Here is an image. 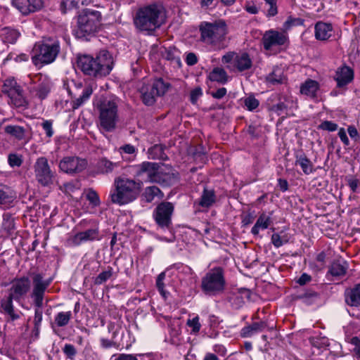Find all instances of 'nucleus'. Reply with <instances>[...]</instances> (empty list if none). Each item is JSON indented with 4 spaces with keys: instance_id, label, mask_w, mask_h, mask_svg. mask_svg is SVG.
<instances>
[{
    "instance_id": "obj_1",
    "label": "nucleus",
    "mask_w": 360,
    "mask_h": 360,
    "mask_svg": "<svg viewBox=\"0 0 360 360\" xmlns=\"http://www.w3.org/2000/svg\"><path fill=\"white\" fill-rule=\"evenodd\" d=\"M113 58L105 49L101 50L95 56L79 55L77 58V68L82 72L94 79L108 76L113 68Z\"/></svg>"
},
{
    "instance_id": "obj_2",
    "label": "nucleus",
    "mask_w": 360,
    "mask_h": 360,
    "mask_svg": "<svg viewBox=\"0 0 360 360\" xmlns=\"http://www.w3.org/2000/svg\"><path fill=\"white\" fill-rule=\"evenodd\" d=\"M31 288V281L27 276L15 278L11 282L8 289V295L0 300V311L4 314L8 322L14 321L20 318L22 313L15 309L13 300L19 302L24 299Z\"/></svg>"
},
{
    "instance_id": "obj_3",
    "label": "nucleus",
    "mask_w": 360,
    "mask_h": 360,
    "mask_svg": "<svg viewBox=\"0 0 360 360\" xmlns=\"http://www.w3.org/2000/svg\"><path fill=\"white\" fill-rule=\"evenodd\" d=\"M114 186L110 198L112 203L119 205H124L134 201L141 190V183L121 176L115 178Z\"/></svg>"
},
{
    "instance_id": "obj_4",
    "label": "nucleus",
    "mask_w": 360,
    "mask_h": 360,
    "mask_svg": "<svg viewBox=\"0 0 360 360\" xmlns=\"http://www.w3.org/2000/svg\"><path fill=\"white\" fill-rule=\"evenodd\" d=\"M164 22L162 10L155 4L140 8L134 18L135 27L144 32L152 33Z\"/></svg>"
},
{
    "instance_id": "obj_5",
    "label": "nucleus",
    "mask_w": 360,
    "mask_h": 360,
    "mask_svg": "<svg viewBox=\"0 0 360 360\" xmlns=\"http://www.w3.org/2000/svg\"><path fill=\"white\" fill-rule=\"evenodd\" d=\"M60 51V43L57 38L44 37L35 44L32 60L35 65L42 66L52 63Z\"/></svg>"
},
{
    "instance_id": "obj_6",
    "label": "nucleus",
    "mask_w": 360,
    "mask_h": 360,
    "mask_svg": "<svg viewBox=\"0 0 360 360\" xmlns=\"http://www.w3.org/2000/svg\"><path fill=\"white\" fill-rule=\"evenodd\" d=\"M52 278L44 279L41 274H34L32 276L33 288L31 297L33 300L35 307L34 325L36 334L39 331L40 325L42 321V306L44 293L50 285Z\"/></svg>"
},
{
    "instance_id": "obj_7",
    "label": "nucleus",
    "mask_w": 360,
    "mask_h": 360,
    "mask_svg": "<svg viewBox=\"0 0 360 360\" xmlns=\"http://www.w3.org/2000/svg\"><path fill=\"white\" fill-rule=\"evenodd\" d=\"M226 284L224 269L216 266L210 269L202 277L200 288L207 296H217L224 292Z\"/></svg>"
},
{
    "instance_id": "obj_8",
    "label": "nucleus",
    "mask_w": 360,
    "mask_h": 360,
    "mask_svg": "<svg viewBox=\"0 0 360 360\" xmlns=\"http://www.w3.org/2000/svg\"><path fill=\"white\" fill-rule=\"evenodd\" d=\"M200 40L206 44L217 45L224 41L228 34L227 25L223 20L214 22H202L199 25Z\"/></svg>"
},
{
    "instance_id": "obj_9",
    "label": "nucleus",
    "mask_w": 360,
    "mask_h": 360,
    "mask_svg": "<svg viewBox=\"0 0 360 360\" xmlns=\"http://www.w3.org/2000/svg\"><path fill=\"white\" fill-rule=\"evenodd\" d=\"M100 125L105 131H112L118 122L117 105L113 100L103 98L98 104Z\"/></svg>"
},
{
    "instance_id": "obj_10",
    "label": "nucleus",
    "mask_w": 360,
    "mask_h": 360,
    "mask_svg": "<svg viewBox=\"0 0 360 360\" xmlns=\"http://www.w3.org/2000/svg\"><path fill=\"white\" fill-rule=\"evenodd\" d=\"M169 87L170 84L165 82L161 77L155 79L152 83L143 84L139 88L143 103L146 105H153L156 98L163 96Z\"/></svg>"
},
{
    "instance_id": "obj_11",
    "label": "nucleus",
    "mask_w": 360,
    "mask_h": 360,
    "mask_svg": "<svg viewBox=\"0 0 360 360\" xmlns=\"http://www.w3.org/2000/svg\"><path fill=\"white\" fill-rule=\"evenodd\" d=\"M101 21V14L99 11L85 9L78 16L77 34L80 37H85L94 34L99 29Z\"/></svg>"
},
{
    "instance_id": "obj_12",
    "label": "nucleus",
    "mask_w": 360,
    "mask_h": 360,
    "mask_svg": "<svg viewBox=\"0 0 360 360\" xmlns=\"http://www.w3.org/2000/svg\"><path fill=\"white\" fill-rule=\"evenodd\" d=\"M174 211L172 202L163 201L159 203L153 212L156 224L162 229L169 230L172 226V217Z\"/></svg>"
},
{
    "instance_id": "obj_13",
    "label": "nucleus",
    "mask_w": 360,
    "mask_h": 360,
    "mask_svg": "<svg viewBox=\"0 0 360 360\" xmlns=\"http://www.w3.org/2000/svg\"><path fill=\"white\" fill-rule=\"evenodd\" d=\"M33 169L36 181L41 186H49L53 183L54 172L51 169L46 158H38Z\"/></svg>"
},
{
    "instance_id": "obj_14",
    "label": "nucleus",
    "mask_w": 360,
    "mask_h": 360,
    "mask_svg": "<svg viewBox=\"0 0 360 360\" xmlns=\"http://www.w3.org/2000/svg\"><path fill=\"white\" fill-rule=\"evenodd\" d=\"M87 162L75 156H68L63 158L59 163V168L61 171L68 173H79L86 169Z\"/></svg>"
},
{
    "instance_id": "obj_15",
    "label": "nucleus",
    "mask_w": 360,
    "mask_h": 360,
    "mask_svg": "<svg viewBox=\"0 0 360 360\" xmlns=\"http://www.w3.org/2000/svg\"><path fill=\"white\" fill-rule=\"evenodd\" d=\"M11 4L22 15H27L41 10L43 0H12Z\"/></svg>"
},
{
    "instance_id": "obj_16",
    "label": "nucleus",
    "mask_w": 360,
    "mask_h": 360,
    "mask_svg": "<svg viewBox=\"0 0 360 360\" xmlns=\"http://www.w3.org/2000/svg\"><path fill=\"white\" fill-rule=\"evenodd\" d=\"M288 39L285 34L276 30H270L264 34L262 43L265 50L269 51L274 46H282Z\"/></svg>"
},
{
    "instance_id": "obj_17",
    "label": "nucleus",
    "mask_w": 360,
    "mask_h": 360,
    "mask_svg": "<svg viewBox=\"0 0 360 360\" xmlns=\"http://www.w3.org/2000/svg\"><path fill=\"white\" fill-rule=\"evenodd\" d=\"M159 165L156 162H143L137 165L136 175L142 176L146 174L147 180L155 183V176L159 169Z\"/></svg>"
},
{
    "instance_id": "obj_18",
    "label": "nucleus",
    "mask_w": 360,
    "mask_h": 360,
    "mask_svg": "<svg viewBox=\"0 0 360 360\" xmlns=\"http://www.w3.org/2000/svg\"><path fill=\"white\" fill-rule=\"evenodd\" d=\"M251 291L248 288H239L236 292H232L228 297V301L233 308L238 309L245 303V299L250 300Z\"/></svg>"
},
{
    "instance_id": "obj_19",
    "label": "nucleus",
    "mask_w": 360,
    "mask_h": 360,
    "mask_svg": "<svg viewBox=\"0 0 360 360\" xmlns=\"http://www.w3.org/2000/svg\"><path fill=\"white\" fill-rule=\"evenodd\" d=\"M335 79L338 86L343 87L353 80L354 71L351 68L344 65L337 70Z\"/></svg>"
},
{
    "instance_id": "obj_20",
    "label": "nucleus",
    "mask_w": 360,
    "mask_h": 360,
    "mask_svg": "<svg viewBox=\"0 0 360 360\" xmlns=\"http://www.w3.org/2000/svg\"><path fill=\"white\" fill-rule=\"evenodd\" d=\"M157 176L155 179V183L160 184L162 186H169L176 184L179 180L177 173L165 172L162 169H158Z\"/></svg>"
},
{
    "instance_id": "obj_21",
    "label": "nucleus",
    "mask_w": 360,
    "mask_h": 360,
    "mask_svg": "<svg viewBox=\"0 0 360 360\" xmlns=\"http://www.w3.org/2000/svg\"><path fill=\"white\" fill-rule=\"evenodd\" d=\"M315 37L320 41H326L331 37L333 27L330 23L319 21L315 25Z\"/></svg>"
},
{
    "instance_id": "obj_22",
    "label": "nucleus",
    "mask_w": 360,
    "mask_h": 360,
    "mask_svg": "<svg viewBox=\"0 0 360 360\" xmlns=\"http://www.w3.org/2000/svg\"><path fill=\"white\" fill-rule=\"evenodd\" d=\"M345 302L351 307H360V283L345 292Z\"/></svg>"
},
{
    "instance_id": "obj_23",
    "label": "nucleus",
    "mask_w": 360,
    "mask_h": 360,
    "mask_svg": "<svg viewBox=\"0 0 360 360\" xmlns=\"http://www.w3.org/2000/svg\"><path fill=\"white\" fill-rule=\"evenodd\" d=\"M267 326V323L264 321L253 322L241 329L240 335L242 338H250L255 333L263 331Z\"/></svg>"
},
{
    "instance_id": "obj_24",
    "label": "nucleus",
    "mask_w": 360,
    "mask_h": 360,
    "mask_svg": "<svg viewBox=\"0 0 360 360\" xmlns=\"http://www.w3.org/2000/svg\"><path fill=\"white\" fill-rule=\"evenodd\" d=\"M98 235V231L96 229H90L85 231L79 232L74 236L72 242L75 245H79L82 242L95 240Z\"/></svg>"
},
{
    "instance_id": "obj_25",
    "label": "nucleus",
    "mask_w": 360,
    "mask_h": 360,
    "mask_svg": "<svg viewBox=\"0 0 360 360\" xmlns=\"http://www.w3.org/2000/svg\"><path fill=\"white\" fill-rule=\"evenodd\" d=\"M120 167V163L113 162L106 158H102L98 160L96 165V168L98 173L107 174L112 172L115 169Z\"/></svg>"
},
{
    "instance_id": "obj_26",
    "label": "nucleus",
    "mask_w": 360,
    "mask_h": 360,
    "mask_svg": "<svg viewBox=\"0 0 360 360\" xmlns=\"http://www.w3.org/2000/svg\"><path fill=\"white\" fill-rule=\"evenodd\" d=\"M348 269V264L342 259H338L332 262L328 273L333 276L340 277L345 276Z\"/></svg>"
},
{
    "instance_id": "obj_27",
    "label": "nucleus",
    "mask_w": 360,
    "mask_h": 360,
    "mask_svg": "<svg viewBox=\"0 0 360 360\" xmlns=\"http://www.w3.org/2000/svg\"><path fill=\"white\" fill-rule=\"evenodd\" d=\"M252 60L247 53L236 54L234 58V66L239 72H243L251 68Z\"/></svg>"
},
{
    "instance_id": "obj_28",
    "label": "nucleus",
    "mask_w": 360,
    "mask_h": 360,
    "mask_svg": "<svg viewBox=\"0 0 360 360\" xmlns=\"http://www.w3.org/2000/svg\"><path fill=\"white\" fill-rule=\"evenodd\" d=\"M216 202V195L213 189L204 187L203 191L198 201V205L204 208L212 207Z\"/></svg>"
},
{
    "instance_id": "obj_29",
    "label": "nucleus",
    "mask_w": 360,
    "mask_h": 360,
    "mask_svg": "<svg viewBox=\"0 0 360 360\" xmlns=\"http://www.w3.org/2000/svg\"><path fill=\"white\" fill-rule=\"evenodd\" d=\"M156 197L158 199H162L164 197V193L155 186L146 187L141 195L142 200L148 203L154 200Z\"/></svg>"
},
{
    "instance_id": "obj_30",
    "label": "nucleus",
    "mask_w": 360,
    "mask_h": 360,
    "mask_svg": "<svg viewBox=\"0 0 360 360\" xmlns=\"http://www.w3.org/2000/svg\"><path fill=\"white\" fill-rule=\"evenodd\" d=\"M319 89V83L315 80L309 79L301 85L300 92L302 94L314 98L316 97V94Z\"/></svg>"
},
{
    "instance_id": "obj_31",
    "label": "nucleus",
    "mask_w": 360,
    "mask_h": 360,
    "mask_svg": "<svg viewBox=\"0 0 360 360\" xmlns=\"http://www.w3.org/2000/svg\"><path fill=\"white\" fill-rule=\"evenodd\" d=\"M10 99V102L15 108H27L28 106V101L23 95V90L22 87L19 89V91H15L10 96H8Z\"/></svg>"
},
{
    "instance_id": "obj_32",
    "label": "nucleus",
    "mask_w": 360,
    "mask_h": 360,
    "mask_svg": "<svg viewBox=\"0 0 360 360\" xmlns=\"http://www.w3.org/2000/svg\"><path fill=\"white\" fill-rule=\"evenodd\" d=\"M271 222L270 216H266L264 213L261 214L255 224L252 228L251 233L253 235H257L259 233V229H267Z\"/></svg>"
},
{
    "instance_id": "obj_33",
    "label": "nucleus",
    "mask_w": 360,
    "mask_h": 360,
    "mask_svg": "<svg viewBox=\"0 0 360 360\" xmlns=\"http://www.w3.org/2000/svg\"><path fill=\"white\" fill-rule=\"evenodd\" d=\"M4 131L6 134L20 141L25 139L26 130L23 127L10 124L4 127Z\"/></svg>"
},
{
    "instance_id": "obj_34",
    "label": "nucleus",
    "mask_w": 360,
    "mask_h": 360,
    "mask_svg": "<svg viewBox=\"0 0 360 360\" xmlns=\"http://www.w3.org/2000/svg\"><path fill=\"white\" fill-rule=\"evenodd\" d=\"M295 165H299L305 174H309L314 172L312 162L304 154L296 155Z\"/></svg>"
},
{
    "instance_id": "obj_35",
    "label": "nucleus",
    "mask_w": 360,
    "mask_h": 360,
    "mask_svg": "<svg viewBox=\"0 0 360 360\" xmlns=\"http://www.w3.org/2000/svg\"><path fill=\"white\" fill-rule=\"evenodd\" d=\"M93 90L92 88L89 86H85L82 89V94L79 96V97L76 98L72 101V108L77 109L82 105L91 96L92 94Z\"/></svg>"
},
{
    "instance_id": "obj_36",
    "label": "nucleus",
    "mask_w": 360,
    "mask_h": 360,
    "mask_svg": "<svg viewBox=\"0 0 360 360\" xmlns=\"http://www.w3.org/2000/svg\"><path fill=\"white\" fill-rule=\"evenodd\" d=\"M209 79L212 82L225 84L228 80L226 72L221 68H215L209 75Z\"/></svg>"
},
{
    "instance_id": "obj_37",
    "label": "nucleus",
    "mask_w": 360,
    "mask_h": 360,
    "mask_svg": "<svg viewBox=\"0 0 360 360\" xmlns=\"http://www.w3.org/2000/svg\"><path fill=\"white\" fill-rule=\"evenodd\" d=\"M21 86L17 83L15 79L8 78L4 81V85L1 87V91L7 96H10L15 91H19Z\"/></svg>"
},
{
    "instance_id": "obj_38",
    "label": "nucleus",
    "mask_w": 360,
    "mask_h": 360,
    "mask_svg": "<svg viewBox=\"0 0 360 360\" xmlns=\"http://www.w3.org/2000/svg\"><path fill=\"white\" fill-rule=\"evenodd\" d=\"M2 229L7 234H11L15 230V219L10 214L3 216Z\"/></svg>"
},
{
    "instance_id": "obj_39",
    "label": "nucleus",
    "mask_w": 360,
    "mask_h": 360,
    "mask_svg": "<svg viewBox=\"0 0 360 360\" xmlns=\"http://www.w3.org/2000/svg\"><path fill=\"white\" fill-rule=\"evenodd\" d=\"M165 147L162 144H155L148 149L153 159L165 160L167 156L164 152Z\"/></svg>"
},
{
    "instance_id": "obj_40",
    "label": "nucleus",
    "mask_w": 360,
    "mask_h": 360,
    "mask_svg": "<svg viewBox=\"0 0 360 360\" xmlns=\"http://www.w3.org/2000/svg\"><path fill=\"white\" fill-rule=\"evenodd\" d=\"M72 318L71 311L59 312L55 317V323L58 327L67 326Z\"/></svg>"
},
{
    "instance_id": "obj_41",
    "label": "nucleus",
    "mask_w": 360,
    "mask_h": 360,
    "mask_svg": "<svg viewBox=\"0 0 360 360\" xmlns=\"http://www.w3.org/2000/svg\"><path fill=\"white\" fill-rule=\"evenodd\" d=\"M79 0H62L60 4V9L64 14L72 9L79 8Z\"/></svg>"
},
{
    "instance_id": "obj_42",
    "label": "nucleus",
    "mask_w": 360,
    "mask_h": 360,
    "mask_svg": "<svg viewBox=\"0 0 360 360\" xmlns=\"http://www.w3.org/2000/svg\"><path fill=\"white\" fill-rule=\"evenodd\" d=\"M113 274V269L111 266H108L106 271H103L100 273L94 281V283L96 285H99L105 283L108 280Z\"/></svg>"
},
{
    "instance_id": "obj_43",
    "label": "nucleus",
    "mask_w": 360,
    "mask_h": 360,
    "mask_svg": "<svg viewBox=\"0 0 360 360\" xmlns=\"http://www.w3.org/2000/svg\"><path fill=\"white\" fill-rule=\"evenodd\" d=\"M4 41L6 43L13 44L16 41L19 37V33L17 30L11 29V28H5L4 30Z\"/></svg>"
},
{
    "instance_id": "obj_44",
    "label": "nucleus",
    "mask_w": 360,
    "mask_h": 360,
    "mask_svg": "<svg viewBox=\"0 0 360 360\" xmlns=\"http://www.w3.org/2000/svg\"><path fill=\"white\" fill-rule=\"evenodd\" d=\"M8 162L11 167H19L23 162L22 155L17 153H10L8 155Z\"/></svg>"
},
{
    "instance_id": "obj_45",
    "label": "nucleus",
    "mask_w": 360,
    "mask_h": 360,
    "mask_svg": "<svg viewBox=\"0 0 360 360\" xmlns=\"http://www.w3.org/2000/svg\"><path fill=\"white\" fill-rule=\"evenodd\" d=\"M34 91L36 92V96L43 100L48 96L50 88L47 84L41 83L35 87Z\"/></svg>"
},
{
    "instance_id": "obj_46",
    "label": "nucleus",
    "mask_w": 360,
    "mask_h": 360,
    "mask_svg": "<svg viewBox=\"0 0 360 360\" xmlns=\"http://www.w3.org/2000/svg\"><path fill=\"white\" fill-rule=\"evenodd\" d=\"M8 193V188L0 184V205H5L12 201V196Z\"/></svg>"
},
{
    "instance_id": "obj_47",
    "label": "nucleus",
    "mask_w": 360,
    "mask_h": 360,
    "mask_svg": "<svg viewBox=\"0 0 360 360\" xmlns=\"http://www.w3.org/2000/svg\"><path fill=\"white\" fill-rule=\"evenodd\" d=\"M319 297V294L315 291H306L299 296V298L302 300L303 302L307 304L312 303L315 300Z\"/></svg>"
},
{
    "instance_id": "obj_48",
    "label": "nucleus",
    "mask_w": 360,
    "mask_h": 360,
    "mask_svg": "<svg viewBox=\"0 0 360 360\" xmlns=\"http://www.w3.org/2000/svg\"><path fill=\"white\" fill-rule=\"evenodd\" d=\"M86 199L89 202V203L94 207H97L101 204V201L98 193L92 188H90L88 191V193L86 194Z\"/></svg>"
},
{
    "instance_id": "obj_49",
    "label": "nucleus",
    "mask_w": 360,
    "mask_h": 360,
    "mask_svg": "<svg viewBox=\"0 0 360 360\" xmlns=\"http://www.w3.org/2000/svg\"><path fill=\"white\" fill-rule=\"evenodd\" d=\"M266 4L269 6V9L266 12V17L271 18L277 15L278 13V6H277V1L278 0H264Z\"/></svg>"
},
{
    "instance_id": "obj_50",
    "label": "nucleus",
    "mask_w": 360,
    "mask_h": 360,
    "mask_svg": "<svg viewBox=\"0 0 360 360\" xmlns=\"http://www.w3.org/2000/svg\"><path fill=\"white\" fill-rule=\"evenodd\" d=\"M165 278V273L162 272L160 273L156 279V287L160 292V293L165 298L166 296V291L165 290V283L164 280Z\"/></svg>"
},
{
    "instance_id": "obj_51",
    "label": "nucleus",
    "mask_w": 360,
    "mask_h": 360,
    "mask_svg": "<svg viewBox=\"0 0 360 360\" xmlns=\"http://www.w3.org/2000/svg\"><path fill=\"white\" fill-rule=\"evenodd\" d=\"M244 104L248 110L252 111L259 106V102L255 96H249L244 99Z\"/></svg>"
},
{
    "instance_id": "obj_52",
    "label": "nucleus",
    "mask_w": 360,
    "mask_h": 360,
    "mask_svg": "<svg viewBox=\"0 0 360 360\" xmlns=\"http://www.w3.org/2000/svg\"><path fill=\"white\" fill-rule=\"evenodd\" d=\"M63 352L66 357L70 360H74L77 353L75 346L71 344H65L63 348Z\"/></svg>"
},
{
    "instance_id": "obj_53",
    "label": "nucleus",
    "mask_w": 360,
    "mask_h": 360,
    "mask_svg": "<svg viewBox=\"0 0 360 360\" xmlns=\"http://www.w3.org/2000/svg\"><path fill=\"white\" fill-rule=\"evenodd\" d=\"M349 342L354 345L352 352L357 359L360 360V338L357 336L352 337Z\"/></svg>"
},
{
    "instance_id": "obj_54",
    "label": "nucleus",
    "mask_w": 360,
    "mask_h": 360,
    "mask_svg": "<svg viewBox=\"0 0 360 360\" xmlns=\"http://www.w3.org/2000/svg\"><path fill=\"white\" fill-rule=\"evenodd\" d=\"M186 324L189 327L192 328V332L194 333H198L201 328L198 316H195L192 319H188Z\"/></svg>"
},
{
    "instance_id": "obj_55",
    "label": "nucleus",
    "mask_w": 360,
    "mask_h": 360,
    "mask_svg": "<svg viewBox=\"0 0 360 360\" xmlns=\"http://www.w3.org/2000/svg\"><path fill=\"white\" fill-rule=\"evenodd\" d=\"M338 124L331 121H323L318 127L319 129L328 131H335L338 129Z\"/></svg>"
},
{
    "instance_id": "obj_56",
    "label": "nucleus",
    "mask_w": 360,
    "mask_h": 360,
    "mask_svg": "<svg viewBox=\"0 0 360 360\" xmlns=\"http://www.w3.org/2000/svg\"><path fill=\"white\" fill-rule=\"evenodd\" d=\"M304 20L302 18H293L292 17H289L287 20L284 23V27L286 29H288L289 27L292 26H297V25H303Z\"/></svg>"
},
{
    "instance_id": "obj_57",
    "label": "nucleus",
    "mask_w": 360,
    "mask_h": 360,
    "mask_svg": "<svg viewBox=\"0 0 360 360\" xmlns=\"http://www.w3.org/2000/svg\"><path fill=\"white\" fill-rule=\"evenodd\" d=\"M271 243L276 248H280L284 243H288V239L281 238L278 233H274L271 236Z\"/></svg>"
},
{
    "instance_id": "obj_58",
    "label": "nucleus",
    "mask_w": 360,
    "mask_h": 360,
    "mask_svg": "<svg viewBox=\"0 0 360 360\" xmlns=\"http://www.w3.org/2000/svg\"><path fill=\"white\" fill-rule=\"evenodd\" d=\"M53 121L52 120H45L41 126L44 131H46V136L51 137L53 134V130L52 128Z\"/></svg>"
},
{
    "instance_id": "obj_59",
    "label": "nucleus",
    "mask_w": 360,
    "mask_h": 360,
    "mask_svg": "<svg viewBox=\"0 0 360 360\" xmlns=\"http://www.w3.org/2000/svg\"><path fill=\"white\" fill-rule=\"evenodd\" d=\"M176 49L174 48L169 47V49H165V53H163L164 58L167 60H179V58H176L175 56Z\"/></svg>"
},
{
    "instance_id": "obj_60",
    "label": "nucleus",
    "mask_w": 360,
    "mask_h": 360,
    "mask_svg": "<svg viewBox=\"0 0 360 360\" xmlns=\"http://www.w3.org/2000/svg\"><path fill=\"white\" fill-rule=\"evenodd\" d=\"M202 89L200 87H197L191 91L190 101L192 103H195L200 96H202Z\"/></svg>"
},
{
    "instance_id": "obj_61",
    "label": "nucleus",
    "mask_w": 360,
    "mask_h": 360,
    "mask_svg": "<svg viewBox=\"0 0 360 360\" xmlns=\"http://www.w3.org/2000/svg\"><path fill=\"white\" fill-rule=\"evenodd\" d=\"M347 184L353 193L357 191L358 188L360 186V181L358 179L349 178L347 179Z\"/></svg>"
},
{
    "instance_id": "obj_62",
    "label": "nucleus",
    "mask_w": 360,
    "mask_h": 360,
    "mask_svg": "<svg viewBox=\"0 0 360 360\" xmlns=\"http://www.w3.org/2000/svg\"><path fill=\"white\" fill-rule=\"evenodd\" d=\"M114 359V360H138L136 356L128 354H120L117 356L113 355L111 357V359Z\"/></svg>"
},
{
    "instance_id": "obj_63",
    "label": "nucleus",
    "mask_w": 360,
    "mask_h": 360,
    "mask_svg": "<svg viewBox=\"0 0 360 360\" xmlns=\"http://www.w3.org/2000/svg\"><path fill=\"white\" fill-rule=\"evenodd\" d=\"M186 62L188 65H194L198 62V58L194 53H189L186 56Z\"/></svg>"
},
{
    "instance_id": "obj_64",
    "label": "nucleus",
    "mask_w": 360,
    "mask_h": 360,
    "mask_svg": "<svg viewBox=\"0 0 360 360\" xmlns=\"http://www.w3.org/2000/svg\"><path fill=\"white\" fill-rule=\"evenodd\" d=\"M311 281V277L309 274L304 273L297 281V283L300 285H304Z\"/></svg>"
}]
</instances>
